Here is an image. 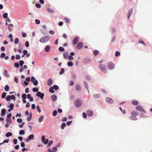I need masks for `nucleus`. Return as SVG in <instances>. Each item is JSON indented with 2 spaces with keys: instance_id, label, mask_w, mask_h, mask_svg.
I'll use <instances>...</instances> for the list:
<instances>
[{
  "instance_id": "7",
  "label": "nucleus",
  "mask_w": 152,
  "mask_h": 152,
  "mask_svg": "<svg viewBox=\"0 0 152 152\" xmlns=\"http://www.w3.org/2000/svg\"><path fill=\"white\" fill-rule=\"evenodd\" d=\"M42 141L45 144H46L48 142V140L45 139V136L43 135L42 137Z\"/></svg>"
},
{
  "instance_id": "49",
  "label": "nucleus",
  "mask_w": 152,
  "mask_h": 152,
  "mask_svg": "<svg viewBox=\"0 0 152 152\" xmlns=\"http://www.w3.org/2000/svg\"><path fill=\"white\" fill-rule=\"evenodd\" d=\"M5 54L4 53H2L1 54L0 57L1 58H4L5 57Z\"/></svg>"
},
{
  "instance_id": "13",
  "label": "nucleus",
  "mask_w": 152,
  "mask_h": 152,
  "mask_svg": "<svg viewBox=\"0 0 152 152\" xmlns=\"http://www.w3.org/2000/svg\"><path fill=\"white\" fill-rule=\"evenodd\" d=\"M78 42V38L77 37H75L73 40L72 44L75 45Z\"/></svg>"
},
{
  "instance_id": "41",
  "label": "nucleus",
  "mask_w": 152,
  "mask_h": 152,
  "mask_svg": "<svg viewBox=\"0 0 152 152\" xmlns=\"http://www.w3.org/2000/svg\"><path fill=\"white\" fill-rule=\"evenodd\" d=\"M8 14L7 13H4L3 15V17L4 18H7Z\"/></svg>"
},
{
  "instance_id": "63",
  "label": "nucleus",
  "mask_w": 152,
  "mask_h": 152,
  "mask_svg": "<svg viewBox=\"0 0 152 152\" xmlns=\"http://www.w3.org/2000/svg\"><path fill=\"white\" fill-rule=\"evenodd\" d=\"M83 117L85 118H87L86 114L85 113H83Z\"/></svg>"
},
{
  "instance_id": "51",
  "label": "nucleus",
  "mask_w": 152,
  "mask_h": 152,
  "mask_svg": "<svg viewBox=\"0 0 152 152\" xmlns=\"http://www.w3.org/2000/svg\"><path fill=\"white\" fill-rule=\"evenodd\" d=\"M10 95L7 96L6 98V100L7 101H9L10 100Z\"/></svg>"
},
{
  "instance_id": "58",
  "label": "nucleus",
  "mask_w": 152,
  "mask_h": 152,
  "mask_svg": "<svg viewBox=\"0 0 152 152\" xmlns=\"http://www.w3.org/2000/svg\"><path fill=\"white\" fill-rule=\"evenodd\" d=\"M64 19L66 23H68L69 22V20L67 18H64Z\"/></svg>"
},
{
  "instance_id": "25",
  "label": "nucleus",
  "mask_w": 152,
  "mask_h": 152,
  "mask_svg": "<svg viewBox=\"0 0 152 152\" xmlns=\"http://www.w3.org/2000/svg\"><path fill=\"white\" fill-rule=\"evenodd\" d=\"M4 89L6 91H8L10 89L9 86L7 85H6Z\"/></svg>"
},
{
  "instance_id": "17",
  "label": "nucleus",
  "mask_w": 152,
  "mask_h": 152,
  "mask_svg": "<svg viewBox=\"0 0 152 152\" xmlns=\"http://www.w3.org/2000/svg\"><path fill=\"white\" fill-rule=\"evenodd\" d=\"M45 50L46 52H49L50 50V47L48 45L46 46L45 48Z\"/></svg>"
},
{
  "instance_id": "62",
  "label": "nucleus",
  "mask_w": 152,
  "mask_h": 152,
  "mask_svg": "<svg viewBox=\"0 0 152 152\" xmlns=\"http://www.w3.org/2000/svg\"><path fill=\"white\" fill-rule=\"evenodd\" d=\"M57 148L56 147H54L52 149V151L53 152H55L57 150Z\"/></svg>"
},
{
  "instance_id": "20",
  "label": "nucleus",
  "mask_w": 152,
  "mask_h": 152,
  "mask_svg": "<svg viewBox=\"0 0 152 152\" xmlns=\"http://www.w3.org/2000/svg\"><path fill=\"white\" fill-rule=\"evenodd\" d=\"M132 104L134 105H136L138 104L139 102L137 100H134L132 101Z\"/></svg>"
},
{
  "instance_id": "12",
  "label": "nucleus",
  "mask_w": 152,
  "mask_h": 152,
  "mask_svg": "<svg viewBox=\"0 0 152 152\" xmlns=\"http://www.w3.org/2000/svg\"><path fill=\"white\" fill-rule=\"evenodd\" d=\"M133 9L132 8H131L129 11V12L127 14V18L128 19H129L130 15L132 14L133 12Z\"/></svg>"
},
{
  "instance_id": "60",
  "label": "nucleus",
  "mask_w": 152,
  "mask_h": 152,
  "mask_svg": "<svg viewBox=\"0 0 152 152\" xmlns=\"http://www.w3.org/2000/svg\"><path fill=\"white\" fill-rule=\"evenodd\" d=\"M25 44L26 46L27 47H28L29 45V42L28 41H26L25 42Z\"/></svg>"
},
{
  "instance_id": "24",
  "label": "nucleus",
  "mask_w": 152,
  "mask_h": 152,
  "mask_svg": "<svg viewBox=\"0 0 152 152\" xmlns=\"http://www.w3.org/2000/svg\"><path fill=\"white\" fill-rule=\"evenodd\" d=\"M32 117V115L31 113H30L29 114V115L28 116L27 118V119L28 121H30Z\"/></svg>"
},
{
  "instance_id": "26",
  "label": "nucleus",
  "mask_w": 152,
  "mask_h": 152,
  "mask_svg": "<svg viewBox=\"0 0 152 152\" xmlns=\"http://www.w3.org/2000/svg\"><path fill=\"white\" fill-rule=\"evenodd\" d=\"M44 118V117L43 116H41L38 120L39 122L40 123L42 122Z\"/></svg>"
},
{
  "instance_id": "46",
  "label": "nucleus",
  "mask_w": 152,
  "mask_h": 152,
  "mask_svg": "<svg viewBox=\"0 0 152 152\" xmlns=\"http://www.w3.org/2000/svg\"><path fill=\"white\" fill-rule=\"evenodd\" d=\"M57 114V111L56 110H54L53 112V115L54 116H55Z\"/></svg>"
},
{
  "instance_id": "45",
  "label": "nucleus",
  "mask_w": 152,
  "mask_h": 152,
  "mask_svg": "<svg viewBox=\"0 0 152 152\" xmlns=\"http://www.w3.org/2000/svg\"><path fill=\"white\" fill-rule=\"evenodd\" d=\"M53 143V142L52 140H50L49 141L48 143V147L50 146Z\"/></svg>"
},
{
  "instance_id": "57",
  "label": "nucleus",
  "mask_w": 152,
  "mask_h": 152,
  "mask_svg": "<svg viewBox=\"0 0 152 152\" xmlns=\"http://www.w3.org/2000/svg\"><path fill=\"white\" fill-rule=\"evenodd\" d=\"M15 58L17 60L20 59V55H16Z\"/></svg>"
},
{
  "instance_id": "52",
  "label": "nucleus",
  "mask_w": 152,
  "mask_h": 152,
  "mask_svg": "<svg viewBox=\"0 0 152 152\" xmlns=\"http://www.w3.org/2000/svg\"><path fill=\"white\" fill-rule=\"evenodd\" d=\"M69 60L70 61H72L73 60L74 58L73 57L71 56H69L68 57Z\"/></svg>"
},
{
  "instance_id": "54",
  "label": "nucleus",
  "mask_w": 152,
  "mask_h": 152,
  "mask_svg": "<svg viewBox=\"0 0 152 152\" xmlns=\"http://www.w3.org/2000/svg\"><path fill=\"white\" fill-rule=\"evenodd\" d=\"M32 90L34 92H37L38 91V89L36 88H33Z\"/></svg>"
},
{
  "instance_id": "27",
  "label": "nucleus",
  "mask_w": 152,
  "mask_h": 152,
  "mask_svg": "<svg viewBox=\"0 0 152 152\" xmlns=\"http://www.w3.org/2000/svg\"><path fill=\"white\" fill-rule=\"evenodd\" d=\"M76 89L77 91H80L81 89L80 86L79 85H77L76 86Z\"/></svg>"
},
{
  "instance_id": "6",
  "label": "nucleus",
  "mask_w": 152,
  "mask_h": 152,
  "mask_svg": "<svg viewBox=\"0 0 152 152\" xmlns=\"http://www.w3.org/2000/svg\"><path fill=\"white\" fill-rule=\"evenodd\" d=\"M36 95L38 97H40L42 99H43L44 94V93H42L40 92L39 91L37 93Z\"/></svg>"
},
{
  "instance_id": "32",
  "label": "nucleus",
  "mask_w": 152,
  "mask_h": 152,
  "mask_svg": "<svg viewBox=\"0 0 152 152\" xmlns=\"http://www.w3.org/2000/svg\"><path fill=\"white\" fill-rule=\"evenodd\" d=\"M49 91L51 93H54V91L53 90V88L52 87H50L49 88Z\"/></svg>"
},
{
  "instance_id": "34",
  "label": "nucleus",
  "mask_w": 152,
  "mask_h": 152,
  "mask_svg": "<svg viewBox=\"0 0 152 152\" xmlns=\"http://www.w3.org/2000/svg\"><path fill=\"white\" fill-rule=\"evenodd\" d=\"M25 133V131L23 130H21L19 132V134L20 135H23Z\"/></svg>"
},
{
  "instance_id": "59",
  "label": "nucleus",
  "mask_w": 152,
  "mask_h": 152,
  "mask_svg": "<svg viewBox=\"0 0 152 152\" xmlns=\"http://www.w3.org/2000/svg\"><path fill=\"white\" fill-rule=\"evenodd\" d=\"M33 83L34 85H35V86L37 85L38 84V81L37 80H35V81H34V82H33Z\"/></svg>"
},
{
  "instance_id": "18",
  "label": "nucleus",
  "mask_w": 152,
  "mask_h": 152,
  "mask_svg": "<svg viewBox=\"0 0 152 152\" xmlns=\"http://www.w3.org/2000/svg\"><path fill=\"white\" fill-rule=\"evenodd\" d=\"M27 98L29 99V101L31 102H32L33 101V97H31L30 94H29L27 95Z\"/></svg>"
},
{
  "instance_id": "36",
  "label": "nucleus",
  "mask_w": 152,
  "mask_h": 152,
  "mask_svg": "<svg viewBox=\"0 0 152 152\" xmlns=\"http://www.w3.org/2000/svg\"><path fill=\"white\" fill-rule=\"evenodd\" d=\"M47 10L48 12L50 13H53L54 12L53 10L52 9H48Z\"/></svg>"
},
{
  "instance_id": "55",
  "label": "nucleus",
  "mask_w": 152,
  "mask_h": 152,
  "mask_svg": "<svg viewBox=\"0 0 152 152\" xmlns=\"http://www.w3.org/2000/svg\"><path fill=\"white\" fill-rule=\"evenodd\" d=\"M19 42V39L18 38H16L15 39V44H18Z\"/></svg>"
},
{
  "instance_id": "19",
  "label": "nucleus",
  "mask_w": 152,
  "mask_h": 152,
  "mask_svg": "<svg viewBox=\"0 0 152 152\" xmlns=\"http://www.w3.org/2000/svg\"><path fill=\"white\" fill-rule=\"evenodd\" d=\"M51 99L53 101H55L57 100V96L55 95H53L51 96Z\"/></svg>"
},
{
  "instance_id": "14",
  "label": "nucleus",
  "mask_w": 152,
  "mask_h": 152,
  "mask_svg": "<svg viewBox=\"0 0 152 152\" xmlns=\"http://www.w3.org/2000/svg\"><path fill=\"white\" fill-rule=\"evenodd\" d=\"M52 80L51 79H49L48 80L47 82V84L49 86H50L52 85Z\"/></svg>"
},
{
  "instance_id": "33",
  "label": "nucleus",
  "mask_w": 152,
  "mask_h": 152,
  "mask_svg": "<svg viewBox=\"0 0 152 152\" xmlns=\"http://www.w3.org/2000/svg\"><path fill=\"white\" fill-rule=\"evenodd\" d=\"M90 61V60L89 59H86L83 61V62L85 63H88Z\"/></svg>"
},
{
  "instance_id": "50",
  "label": "nucleus",
  "mask_w": 152,
  "mask_h": 152,
  "mask_svg": "<svg viewBox=\"0 0 152 152\" xmlns=\"http://www.w3.org/2000/svg\"><path fill=\"white\" fill-rule=\"evenodd\" d=\"M64 72V69L63 68H61V71L59 72L60 75H62Z\"/></svg>"
},
{
  "instance_id": "40",
  "label": "nucleus",
  "mask_w": 152,
  "mask_h": 152,
  "mask_svg": "<svg viewBox=\"0 0 152 152\" xmlns=\"http://www.w3.org/2000/svg\"><path fill=\"white\" fill-rule=\"evenodd\" d=\"M6 95V93L5 92H3L2 94L1 97L2 98H4L5 97Z\"/></svg>"
},
{
  "instance_id": "22",
  "label": "nucleus",
  "mask_w": 152,
  "mask_h": 152,
  "mask_svg": "<svg viewBox=\"0 0 152 152\" xmlns=\"http://www.w3.org/2000/svg\"><path fill=\"white\" fill-rule=\"evenodd\" d=\"M6 121L7 123L10 124L11 123L12 120L10 118H7L6 119Z\"/></svg>"
},
{
  "instance_id": "5",
  "label": "nucleus",
  "mask_w": 152,
  "mask_h": 152,
  "mask_svg": "<svg viewBox=\"0 0 152 152\" xmlns=\"http://www.w3.org/2000/svg\"><path fill=\"white\" fill-rule=\"evenodd\" d=\"M81 105V101L78 99L75 102V105L77 107H80Z\"/></svg>"
},
{
  "instance_id": "43",
  "label": "nucleus",
  "mask_w": 152,
  "mask_h": 152,
  "mask_svg": "<svg viewBox=\"0 0 152 152\" xmlns=\"http://www.w3.org/2000/svg\"><path fill=\"white\" fill-rule=\"evenodd\" d=\"M22 96L23 99H26V94H23Z\"/></svg>"
},
{
  "instance_id": "30",
  "label": "nucleus",
  "mask_w": 152,
  "mask_h": 152,
  "mask_svg": "<svg viewBox=\"0 0 152 152\" xmlns=\"http://www.w3.org/2000/svg\"><path fill=\"white\" fill-rule=\"evenodd\" d=\"M67 65L69 66H72L73 65V63L72 62H68L67 63Z\"/></svg>"
},
{
  "instance_id": "53",
  "label": "nucleus",
  "mask_w": 152,
  "mask_h": 152,
  "mask_svg": "<svg viewBox=\"0 0 152 152\" xmlns=\"http://www.w3.org/2000/svg\"><path fill=\"white\" fill-rule=\"evenodd\" d=\"M9 139H7V140H4L3 142L1 143L2 144H3L5 143H7L9 142Z\"/></svg>"
},
{
  "instance_id": "39",
  "label": "nucleus",
  "mask_w": 152,
  "mask_h": 152,
  "mask_svg": "<svg viewBox=\"0 0 152 152\" xmlns=\"http://www.w3.org/2000/svg\"><path fill=\"white\" fill-rule=\"evenodd\" d=\"M120 53L118 51H116L115 53V56L116 57L119 56L120 55Z\"/></svg>"
},
{
  "instance_id": "4",
  "label": "nucleus",
  "mask_w": 152,
  "mask_h": 152,
  "mask_svg": "<svg viewBox=\"0 0 152 152\" xmlns=\"http://www.w3.org/2000/svg\"><path fill=\"white\" fill-rule=\"evenodd\" d=\"M107 67L110 69L112 70L113 69L114 67V65L112 62H109L108 63L107 65Z\"/></svg>"
},
{
  "instance_id": "64",
  "label": "nucleus",
  "mask_w": 152,
  "mask_h": 152,
  "mask_svg": "<svg viewBox=\"0 0 152 152\" xmlns=\"http://www.w3.org/2000/svg\"><path fill=\"white\" fill-rule=\"evenodd\" d=\"M35 23L37 24H39L40 23V21L38 20H35Z\"/></svg>"
},
{
  "instance_id": "2",
  "label": "nucleus",
  "mask_w": 152,
  "mask_h": 152,
  "mask_svg": "<svg viewBox=\"0 0 152 152\" xmlns=\"http://www.w3.org/2000/svg\"><path fill=\"white\" fill-rule=\"evenodd\" d=\"M50 40L49 37L47 36L42 37L39 40V42L42 43H45Z\"/></svg>"
},
{
  "instance_id": "11",
  "label": "nucleus",
  "mask_w": 152,
  "mask_h": 152,
  "mask_svg": "<svg viewBox=\"0 0 152 152\" xmlns=\"http://www.w3.org/2000/svg\"><path fill=\"white\" fill-rule=\"evenodd\" d=\"M86 113L87 115L89 116H92L93 114V112L92 110H88Z\"/></svg>"
},
{
  "instance_id": "1",
  "label": "nucleus",
  "mask_w": 152,
  "mask_h": 152,
  "mask_svg": "<svg viewBox=\"0 0 152 152\" xmlns=\"http://www.w3.org/2000/svg\"><path fill=\"white\" fill-rule=\"evenodd\" d=\"M131 114V116L130 117V118L131 120L135 121L137 120L136 116H137L139 114L138 112L134 110L132 112Z\"/></svg>"
},
{
  "instance_id": "9",
  "label": "nucleus",
  "mask_w": 152,
  "mask_h": 152,
  "mask_svg": "<svg viewBox=\"0 0 152 152\" xmlns=\"http://www.w3.org/2000/svg\"><path fill=\"white\" fill-rule=\"evenodd\" d=\"M83 47V44L82 42H79L77 45V48L78 49L82 48Z\"/></svg>"
},
{
  "instance_id": "8",
  "label": "nucleus",
  "mask_w": 152,
  "mask_h": 152,
  "mask_svg": "<svg viewBox=\"0 0 152 152\" xmlns=\"http://www.w3.org/2000/svg\"><path fill=\"white\" fill-rule=\"evenodd\" d=\"M106 100L107 103L110 104H113L114 102L113 100L109 97L106 98Z\"/></svg>"
},
{
  "instance_id": "38",
  "label": "nucleus",
  "mask_w": 152,
  "mask_h": 152,
  "mask_svg": "<svg viewBox=\"0 0 152 152\" xmlns=\"http://www.w3.org/2000/svg\"><path fill=\"white\" fill-rule=\"evenodd\" d=\"M138 43L140 44H142L145 45H146L145 43L143 41L139 40Z\"/></svg>"
},
{
  "instance_id": "47",
  "label": "nucleus",
  "mask_w": 152,
  "mask_h": 152,
  "mask_svg": "<svg viewBox=\"0 0 152 152\" xmlns=\"http://www.w3.org/2000/svg\"><path fill=\"white\" fill-rule=\"evenodd\" d=\"M14 66L17 68H18L19 67V65L18 63H15L14 64Z\"/></svg>"
},
{
  "instance_id": "35",
  "label": "nucleus",
  "mask_w": 152,
  "mask_h": 152,
  "mask_svg": "<svg viewBox=\"0 0 152 152\" xmlns=\"http://www.w3.org/2000/svg\"><path fill=\"white\" fill-rule=\"evenodd\" d=\"M59 50L61 52H63L65 50L62 47H60L58 48Z\"/></svg>"
},
{
  "instance_id": "15",
  "label": "nucleus",
  "mask_w": 152,
  "mask_h": 152,
  "mask_svg": "<svg viewBox=\"0 0 152 152\" xmlns=\"http://www.w3.org/2000/svg\"><path fill=\"white\" fill-rule=\"evenodd\" d=\"M6 109L4 108H3L1 110V116H4L5 115L6 112Z\"/></svg>"
},
{
  "instance_id": "29",
  "label": "nucleus",
  "mask_w": 152,
  "mask_h": 152,
  "mask_svg": "<svg viewBox=\"0 0 152 152\" xmlns=\"http://www.w3.org/2000/svg\"><path fill=\"white\" fill-rule=\"evenodd\" d=\"M66 126V124L64 123H63L61 125V128L62 129H64V127Z\"/></svg>"
},
{
  "instance_id": "3",
  "label": "nucleus",
  "mask_w": 152,
  "mask_h": 152,
  "mask_svg": "<svg viewBox=\"0 0 152 152\" xmlns=\"http://www.w3.org/2000/svg\"><path fill=\"white\" fill-rule=\"evenodd\" d=\"M99 68L101 71L104 73L107 72L106 68L105 65L103 64H100L99 66Z\"/></svg>"
},
{
  "instance_id": "44",
  "label": "nucleus",
  "mask_w": 152,
  "mask_h": 152,
  "mask_svg": "<svg viewBox=\"0 0 152 152\" xmlns=\"http://www.w3.org/2000/svg\"><path fill=\"white\" fill-rule=\"evenodd\" d=\"M53 88L54 89L56 90H58V87L56 85H54L53 86Z\"/></svg>"
},
{
  "instance_id": "16",
  "label": "nucleus",
  "mask_w": 152,
  "mask_h": 152,
  "mask_svg": "<svg viewBox=\"0 0 152 152\" xmlns=\"http://www.w3.org/2000/svg\"><path fill=\"white\" fill-rule=\"evenodd\" d=\"M63 56L64 58L67 59L69 57V54L67 52H64L63 53Z\"/></svg>"
},
{
  "instance_id": "23",
  "label": "nucleus",
  "mask_w": 152,
  "mask_h": 152,
  "mask_svg": "<svg viewBox=\"0 0 152 152\" xmlns=\"http://www.w3.org/2000/svg\"><path fill=\"white\" fill-rule=\"evenodd\" d=\"M34 135L32 134H31L30 135L28 136V139L29 140H31V139L34 140Z\"/></svg>"
},
{
  "instance_id": "48",
  "label": "nucleus",
  "mask_w": 152,
  "mask_h": 152,
  "mask_svg": "<svg viewBox=\"0 0 152 152\" xmlns=\"http://www.w3.org/2000/svg\"><path fill=\"white\" fill-rule=\"evenodd\" d=\"M36 108L38 112L40 113L41 112V110L39 108V106H37Z\"/></svg>"
},
{
  "instance_id": "37",
  "label": "nucleus",
  "mask_w": 152,
  "mask_h": 152,
  "mask_svg": "<svg viewBox=\"0 0 152 152\" xmlns=\"http://www.w3.org/2000/svg\"><path fill=\"white\" fill-rule=\"evenodd\" d=\"M99 52L97 50H95L94 51L93 53L95 56H96L98 54H99Z\"/></svg>"
},
{
  "instance_id": "21",
  "label": "nucleus",
  "mask_w": 152,
  "mask_h": 152,
  "mask_svg": "<svg viewBox=\"0 0 152 152\" xmlns=\"http://www.w3.org/2000/svg\"><path fill=\"white\" fill-rule=\"evenodd\" d=\"M100 95L99 94H94L93 95V97L95 98V99H98V98H99L100 96Z\"/></svg>"
},
{
  "instance_id": "61",
  "label": "nucleus",
  "mask_w": 152,
  "mask_h": 152,
  "mask_svg": "<svg viewBox=\"0 0 152 152\" xmlns=\"http://www.w3.org/2000/svg\"><path fill=\"white\" fill-rule=\"evenodd\" d=\"M35 80H35V77H31V82L33 83Z\"/></svg>"
},
{
  "instance_id": "28",
  "label": "nucleus",
  "mask_w": 152,
  "mask_h": 152,
  "mask_svg": "<svg viewBox=\"0 0 152 152\" xmlns=\"http://www.w3.org/2000/svg\"><path fill=\"white\" fill-rule=\"evenodd\" d=\"M4 75L7 77H9V75L8 74V72L7 70H5L4 71Z\"/></svg>"
},
{
  "instance_id": "31",
  "label": "nucleus",
  "mask_w": 152,
  "mask_h": 152,
  "mask_svg": "<svg viewBox=\"0 0 152 152\" xmlns=\"http://www.w3.org/2000/svg\"><path fill=\"white\" fill-rule=\"evenodd\" d=\"M12 134L11 132H9L6 134V136L7 137H9L12 136Z\"/></svg>"
},
{
  "instance_id": "56",
  "label": "nucleus",
  "mask_w": 152,
  "mask_h": 152,
  "mask_svg": "<svg viewBox=\"0 0 152 152\" xmlns=\"http://www.w3.org/2000/svg\"><path fill=\"white\" fill-rule=\"evenodd\" d=\"M35 5L38 8H40L41 7V5L39 3H36Z\"/></svg>"
},
{
  "instance_id": "42",
  "label": "nucleus",
  "mask_w": 152,
  "mask_h": 152,
  "mask_svg": "<svg viewBox=\"0 0 152 152\" xmlns=\"http://www.w3.org/2000/svg\"><path fill=\"white\" fill-rule=\"evenodd\" d=\"M19 63H20V66H23L24 63V62L23 61L21 60L19 61Z\"/></svg>"
},
{
  "instance_id": "10",
  "label": "nucleus",
  "mask_w": 152,
  "mask_h": 152,
  "mask_svg": "<svg viewBox=\"0 0 152 152\" xmlns=\"http://www.w3.org/2000/svg\"><path fill=\"white\" fill-rule=\"evenodd\" d=\"M136 109L139 110V111L145 112L144 110L142 108V107L140 106H138L136 107Z\"/></svg>"
}]
</instances>
